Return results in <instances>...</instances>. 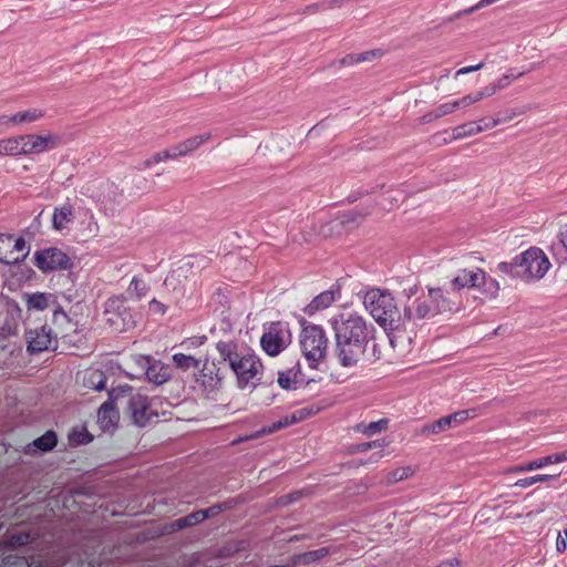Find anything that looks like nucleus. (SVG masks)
<instances>
[{
  "label": "nucleus",
  "instance_id": "obj_59",
  "mask_svg": "<svg viewBox=\"0 0 567 567\" xmlns=\"http://www.w3.org/2000/svg\"><path fill=\"white\" fill-rule=\"evenodd\" d=\"M556 550L558 553H564L567 550V540L565 539L561 533H558L556 538Z\"/></svg>",
  "mask_w": 567,
  "mask_h": 567
},
{
  "label": "nucleus",
  "instance_id": "obj_46",
  "mask_svg": "<svg viewBox=\"0 0 567 567\" xmlns=\"http://www.w3.org/2000/svg\"><path fill=\"white\" fill-rule=\"evenodd\" d=\"M144 289H145V285L143 282V280L134 277L131 282H130V286H128V292L130 293H135L136 297H142L143 293H144Z\"/></svg>",
  "mask_w": 567,
  "mask_h": 567
},
{
  "label": "nucleus",
  "instance_id": "obj_54",
  "mask_svg": "<svg viewBox=\"0 0 567 567\" xmlns=\"http://www.w3.org/2000/svg\"><path fill=\"white\" fill-rule=\"evenodd\" d=\"M558 476L559 475L537 474V475H534L533 478H534V484H536V483H546V482L556 481L558 478Z\"/></svg>",
  "mask_w": 567,
  "mask_h": 567
},
{
  "label": "nucleus",
  "instance_id": "obj_39",
  "mask_svg": "<svg viewBox=\"0 0 567 567\" xmlns=\"http://www.w3.org/2000/svg\"><path fill=\"white\" fill-rule=\"evenodd\" d=\"M30 248L22 237L14 238L12 236V255L18 257V264L29 255Z\"/></svg>",
  "mask_w": 567,
  "mask_h": 567
},
{
  "label": "nucleus",
  "instance_id": "obj_53",
  "mask_svg": "<svg viewBox=\"0 0 567 567\" xmlns=\"http://www.w3.org/2000/svg\"><path fill=\"white\" fill-rule=\"evenodd\" d=\"M526 472H529V470L527 467V462L506 468L504 471V474H519V473H526Z\"/></svg>",
  "mask_w": 567,
  "mask_h": 567
},
{
  "label": "nucleus",
  "instance_id": "obj_63",
  "mask_svg": "<svg viewBox=\"0 0 567 567\" xmlns=\"http://www.w3.org/2000/svg\"><path fill=\"white\" fill-rule=\"evenodd\" d=\"M449 104H450L452 112H455L456 110L464 107L463 103H462V97L451 101V102H449Z\"/></svg>",
  "mask_w": 567,
  "mask_h": 567
},
{
  "label": "nucleus",
  "instance_id": "obj_16",
  "mask_svg": "<svg viewBox=\"0 0 567 567\" xmlns=\"http://www.w3.org/2000/svg\"><path fill=\"white\" fill-rule=\"evenodd\" d=\"M483 278V270L480 268L461 269L452 279L451 285L455 290L464 288L477 289L480 280Z\"/></svg>",
  "mask_w": 567,
  "mask_h": 567
},
{
  "label": "nucleus",
  "instance_id": "obj_42",
  "mask_svg": "<svg viewBox=\"0 0 567 567\" xmlns=\"http://www.w3.org/2000/svg\"><path fill=\"white\" fill-rule=\"evenodd\" d=\"M525 72H515L514 70H509L502 76H499L494 83L498 90H503L507 87L514 80L524 75Z\"/></svg>",
  "mask_w": 567,
  "mask_h": 567
},
{
  "label": "nucleus",
  "instance_id": "obj_50",
  "mask_svg": "<svg viewBox=\"0 0 567 567\" xmlns=\"http://www.w3.org/2000/svg\"><path fill=\"white\" fill-rule=\"evenodd\" d=\"M150 310L156 315H164L166 312V306L161 301L153 299L150 302Z\"/></svg>",
  "mask_w": 567,
  "mask_h": 567
},
{
  "label": "nucleus",
  "instance_id": "obj_35",
  "mask_svg": "<svg viewBox=\"0 0 567 567\" xmlns=\"http://www.w3.org/2000/svg\"><path fill=\"white\" fill-rule=\"evenodd\" d=\"M209 517V511H198L186 517L179 518L176 522L177 528L182 529L188 526L196 525Z\"/></svg>",
  "mask_w": 567,
  "mask_h": 567
},
{
  "label": "nucleus",
  "instance_id": "obj_13",
  "mask_svg": "<svg viewBox=\"0 0 567 567\" xmlns=\"http://www.w3.org/2000/svg\"><path fill=\"white\" fill-rule=\"evenodd\" d=\"M194 382L205 393H210L221 386L223 377L214 363H208V357L204 355L198 371L194 373Z\"/></svg>",
  "mask_w": 567,
  "mask_h": 567
},
{
  "label": "nucleus",
  "instance_id": "obj_48",
  "mask_svg": "<svg viewBox=\"0 0 567 567\" xmlns=\"http://www.w3.org/2000/svg\"><path fill=\"white\" fill-rule=\"evenodd\" d=\"M169 148H171V152L173 154L174 159L177 158V157H182V156L188 155L187 152H186V147H185L184 141L169 146Z\"/></svg>",
  "mask_w": 567,
  "mask_h": 567
},
{
  "label": "nucleus",
  "instance_id": "obj_17",
  "mask_svg": "<svg viewBox=\"0 0 567 567\" xmlns=\"http://www.w3.org/2000/svg\"><path fill=\"white\" fill-rule=\"evenodd\" d=\"M118 412L112 401L104 402L97 412V423L103 431H112L118 422Z\"/></svg>",
  "mask_w": 567,
  "mask_h": 567
},
{
  "label": "nucleus",
  "instance_id": "obj_37",
  "mask_svg": "<svg viewBox=\"0 0 567 567\" xmlns=\"http://www.w3.org/2000/svg\"><path fill=\"white\" fill-rule=\"evenodd\" d=\"M55 445L56 436L52 431H48L33 441V446L43 452L52 450Z\"/></svg>",
  "mask_w": 567,
  "mask_h": 567
},
{
  "label": "nucleus",
  "instance_id": "obj_27",
  "mask_svg": "<svg viewBox=\"0 0 567 567\" xmlns=\"http://www.w3.org/2000/svg\"><path fill=\"white\" fill-rule=\"evenodd\" d=\"M12 235L0 234V262L18 264V257L12 255Z\"/></svg>",
  "mask_w": 567,
  "mask_h": 567
},
{
  "label": "nucleus",
  "instance_id": "obj_19",
  "mask_svg": "<svg viewBox=\"0 0 567 567\" xmlns=\"http://www.w3.org/2000/svg\"><path fill=\"white\" fill-rule=\"evenodd\" d=\"M305 382L299 362L293 367L278 373V384L285 390L295 389L298 383Z\"/></svg>",
  "mask_w": 567,
  "mask_h": 567
},
{
  "label": "nucleus",
  "instance_id": "obj_52",
  "mask_svg": "<svg viewBox=\"0 0 567 567\" xmlns=\"http://www.w3.org/2000/svg\"><path fill=\"white\" fill-rule=\"evenodd\" d=\"M480 101H481V97L477 92L462 96V103H463L464 107H467V106H470L474 103H477Z\"/></svg>",
  "mask_w": 567,
  "mask_h": 567
},
{
  "label": "nucleus",
  "instance_id": "obj_23",
  "mask_svg": "<svg viewBox=\"0 0 567 567\" xmlns=\"http://www.w3.org/2000/svg\"><path fill=\"white\" fill-rule=\"evenodd\" d=\"M476 290H478L480 293L485 299L493 300V299L497 298L499 290H501V286H499V282L495 278L487 276L486 272L483 270V278H482V280H480V284H478V287Z\"/></svg>",
  "mask_w": 567,
  "mask_h": 567
},
{
  "label": "nucleus",
  "instance_id": "obj_20",
  "mask_svg": "<svg viewBox=\"0 0 567 567\" xmlns=\"http://www.w3.org/2000/svg\"><path fill=\"white\" fill-rule=\"evenodd\" d=\"M339 292L333 290H326L316 296L311 302L306 307L305 311L308 315H313L317 311L329 308L339 299Z\"/></svg>",
  "mask_w": 567,
  "mask_h": 567
},
{
  "label": "nucleus",
  "instance_id": "obj_33",
  "mask_svg": "<svg viewBox=\"0 0 567 567\" xmlns=\"http://www.w3.org/2000/svg\"><path fill=\"white\" fill-rule=\"evenodd\" d=\"M415 474V470L412 466H402L389 472L385 476L388 484H394L412 477Z\"/></svg>",
  "mask_w": 567,
  "mask_h": 567
},
{
  "label": "nucleus",
  "instance_id": "obj_28",
  "mask_svg": "<svg viewBox=\"0 0 567 567\" xmlns=\"http://www.w3.org/2000/svg\"><path fill=\"white\" fill-rule=\"evenodd\" d=\"M73 218V210L70 205L56 207L53 212L52 224L58 230L64 228Z\"/></svg>",
  "mask_w": 567,
  "mask_h": 567
},
{
  "label": "nucleus",
  "instance_id": "obj_22",
  "mask_svg": "<svg viewBox=\"0 0 567 567\" xmlns=\"http://www.w3.org/2000/svg\"><path fill=\"white\" fill-rule=\"evenodd\" d=\"M172 361L177 369L188 371L198 369L204 361V357L196 358L190 353L177 352L172 355Z\"/></svg>",
  "mask_w": 567,
  "mask_h": 567
},
{
  "label": "nucleus",
  "instance_id": "obj_1",
  "mask_svg": "<svg viewBox=\"0 0 567 567\" xmlns=\"http://www.w3.org/2000/svg\"><path fill=\"white\" fill-rule=\"evenodd\" d=\"M220 360L227 362L241 391H252L262 381L264 364L260 358L249 349H239L234 342L219 341L216 344Z\"/></svg>",
  "mask_w": 567,
  "mask_h": 567
},
{
  "label": "nucleus",
  "instance_id": "obj_29",
  "mask_svg": "<svg viewBox=\"0 0 567 567\" xmlns=\"http://www.w3.org/2000/svg\"><path fill=\"white\" fill-rule=\"evenodd\" d=\"M44 116V112L41 109L33 107L13 114L14 125L30 124L41 120Z\"/></svg>",
  "mask_w": 567,
  "mask_h": 567
},
{
  "label": "nucleus",
  "instance_id": "obj_56",
  "mask_svg": "<svg viewBox=\"0 0 567 567\" xmlns=\"http://www.w3.org/2000/svg\"><path fill=\"white\" fill-rule=\"evenodd\" d=\"M483 66V63H478L476 65H470V66H464V68H461L456 71L455 73V76H460V75H464V74H468L471 72H474V71H478L481 70Z\"/></svg>",
  "mask_w": 567,
  "mask_h": 567
},
{
  "label": "nucleus",
  "instance_id": "obj_38",
  "mask_svg": "<svg viewBox=\"0 0 567 567\" xmlns=\"http://www.w3.org/2000/svg\"><path fill=\"white\" fill-rule=\"evenodd\" d=\"M290 424H291V422H290L289 416H285L282 419H280L279 421L272 423L271 425L265 426V427L260 429L259 431L254 432L252 434H250V437H259L261 435L270 434V433H274V432H276L282 427H286Z\"/></svg>",
  "mask_w": 567,
  "mask_h": 567
},
{
  "label": "nucleus",
  "instance_id": "obj_36",
  "mask_svg": "<svg viewBox=\"0 0 567 567\" xmlns=\"http://www.w3.org/2000/svg\"><path fill=\"white\" fill-rule=\"evenodd\" d=\"M210 138H212V133L205 132L203 134L194 135V136H190V137L184 140L187 154L195 152L202 145L209 142Z\"/></svg>",
  "mask_w": 567,
  "mask_h": 567
},
{
  "label": "nucleus",
  "instance_id": "obj_5",
  "mask_svg": "<svg viewBox=\"0 0 567 567\" xmlns=\"http://www.w3.org/2000/svg\"><path fill=\"white\" fill-rule=\"evenodd\" d=\"M328 342V337L321 326L302 321L299 348L310 369H317L319 363L323 361L327 354Z\"/></svg>",
  "mask_w": 567,
  "mask_h": 567
},
{
  "label": "nucleus",
  "instance_id": "obj_24",
  "mask_svg": "<svg viewBox=\"0 0 567 567\" xmlns=\"http://www.w3.org/2000/svg\"><path fill=\"white\" fill-rule=\"evenodd\" d=\"M52 295L45 292L24 293L23 300L28 310L43 311L49 307Z\"/></svg>",
  "mask_w": 567,
  "mask_h": 567
},
{
  "label": "nucleus",
  "instance_id": "obj_10",
  "mask_svg": "<svg viewBox=\"0 0 567 567\" xmlns=\"http://www.w3.org/2000/svg\"><path fill=\"white\" fill-rule=\"evenodd\" d=\"M34 264L43 272L68 269L72 266L69 256L59 248H45L34 252Z\"/></svg>",
  "mask_w": 567,
  "mask_h": 567
},
{
  "label": "nucleus",
  "instance_id": "obj_26",
  "mask_svg": "<svg viewBox=\"0 0 567 567\" xmlns=\"http://www.w3.org/2000/svg\"><path fill=\"white\" fill-rule=\"evenodd\" d=\"M558 243L553 245L551 252L556 260L567 261V224L563 225L557 234Z\"/></svg>",
  "mask_w": 567,
  "mask_h": 567
},
{
  "label": "nucleus",
  "instance_id": "obj_62",
  "mask_svg": "<svg viewBox=\"0 0 567 567\" xmlns=\"http://www.w3.org/2000/svg\"><path fill=\"white\" fill-rule=\"evenodd\" d=\"M0 125L6 127H12L14 125L13 114L12 115H0Z\"/></svg>",
  "mask_w": 567,
  "mask_h": 567
},
{
  "label": "nucleus",
  "instance_id": "obj_40",
  "mask_svg": "<svg viewBox=\"0 0 567 567\" xmlns=\"http://www.w3.org/2000/svg\"><path fill=\"white\" fill-rule=\"evenodd\" d=\"M166 159H174L169 147L153 154L150 158L143 162L142 166L143 168H150L151 166Z\"/></svg>",
  "mask_w": 567,
  "mask_h": 567
},
{
  "label": "nucleus",
  "instance_id": "obj_47",
  "mask_svg": "<svg viewBox=\"0 0 567 567\" xmlns=\"http://www.w3.org/2000/svg\"><path fill=\"white\" fill-rule=\"evenodd\" d=\"M311 414H313V411L311 409H300L295 411L291 415H289V419L291 424H295L307 419Z\"/></svg>",
  "mask_w": 567,
  "mask_h": 567
},
{
  "label": "nucleus",
  "instance_id": "obj_15",
  "mask_svg": "<svg viewBox=\"0 0 567 567\" xmlns=\"http://www.w3.org/2000/svg\"><path fill=\"white\" fill-rule=\"evenodd\" d=\"M468 417H470V411H467V410L457 411L450 415L440 417L439 420H436L430 424H425L422 427L421 433L422 434H439V433L446 431L453 426L463 424L465 421L468 420Z\"/></svg>",
  "mask_w": 567,
  "mask_h": 567
},
{
  "label": "nucleus",
  "instance_id": "obj_34",
  "mask_svg": "<svg viewBox=\"0 0 567 567\" xmlns=\"http://www.w3.org/2000/svg\"><path fill=\"white\" fill-rule=\"evenodd\" d=\"M327 554H328V550L326 548H319V549H316V550H311V551H307V553H302V554L296 555L293 557L292 561L295 564L308 565V564H311V563H313L316 560L321 559Z\"/></svg>",
  "mask_w": 567,
  "mask_h": 567
},
{
  "label": "nucleus",
  "instance_id": "obj_57",
  "mask_svg": "<svg viewBox=\"0 0 567 567\" xmlns=\"http://www.w3.org/2000/svg\"><path fill=\"white\" fill-rule=\"evenodd\" d=\"M434 110H435L439 118L453 113L451 107H450L449 102L440 104Z\"/></svg>",
  "mask_w": 567,
  "mask_h": 567
},
{
  "label": "nucleus",
  "instance_id": "obj_18",
  "mask_svg": "<svg viewBox=\"0 0 567 567\" xmlns=\"http://www.w3.org/2000/svg\"><path fill=\"white\" fill-rule=\"evenodd\" d=\"M145 374L150 382L156 385H161L166 383L171 379L172 370L169 365L161 361H154L148 364Z\"/></svg>",
  "mask_w": 567,
  "mask_h": 567
},
{
  "label": "nucleus",
  "instance_id": "obj_9",
  "mask_svg": "<svg viewBox=\"0 0 567 567\" xmlns=\"http://www.w3.org/2000/svg\"><path fill=\"white\" fill-rule=\"evenodd\" d=\"M194 276L193 265L184 262L166 276L164 286L167 291L174 293L177 298L184 297L190 288Z\"/></svg>",
  "mask_w": 567,
  "mask_h": 567
},
{
  "label": "nucleus",
  "instance_id": "obj_58",
  "mask_svg": "<svg viewBox=\"0 0 567 567\" xmlns=\"http://www.w3.org/2000/svg\"><path fill=\"white\" fill-rule=\"evenodd\" d=\"M30 539V536L29 534H19V535H13L11 537V544L12 545H24L29 542Z\"/></svg>",
  "mask_w": 567,
  "mask_h": 567
},
{
  "label": "nucleus",
  "instance_id": "obj_61",
  "mask_svg": "<svg viewBox=\"0 0 567 567\" xmlns=\"http://www.w3.org/2000/svg\"><path fill=\"white\" fill-rule=\"evenodd\" d=\"M437 118H439V116H437L435 110H432V111L425 113L424 115H422L421 118H420V122L422 124H427V123H431V122H433V121H435Z\"/></svg>",
  "mask_w": 567,
  "mask_h": 567
},
{
  "label": "nucleus",
  "instance_id": "obj_25",
  "mask_svg": "<svg viewBox=\"0 0 567 567\" xmlns=\"http://www.w3.org/2000/svg\"><path fill=\"white\" fill-rule=\"evenodd\" d=\"M21 135L0 138V157L21 156Z\"/></svg>",
  "mask_w": 567,
  "mask_h": 567
},
{
  "label": "nucleus",
  "instance_id": "obj_64",
  "mask_svg": "<svg viewBox=\"0 0 567 567\" xmlns=\"http://www.w3.org/2000/svg\"><path fill=\"white\" fill-rule=\"evenodd\" d=\"M458 564H460V561L457 559H450V560L442 561L436 567H457Z\"/></svg>",
  "mask_w": 567,
  "mask_h": 567
},
{
  "label": "nucleus",
  "instance_id": "obj_3",
  "mask_svg": "<svg viewBox=\"0 0 567 567\" xmlns=\"http://www.w3.org/2000/svg\"><path fill=\"white\" fill-rule=\"evenodd\" d=\"M363 306L389 336L404 330L403 311L399 309L394 297L388 290L380 288L368 290L363 296Z\"/></svg>",
  "mask_w": 567,
  "mask_h": 567
},
{
  "label": "nucleus",
  "instance_id": "obj_14",
  "mask_svg": "<svg viewBox=\"0 0 567 567\" xmlns=\"http://www.w3.org/2000/svg\"><path fill=\"white\" fill-rule=\"evenodd\" d=\"M27 350L30 353H40L53 349L55 339L52 329L47 324L30 328L25 331Z\"/></svg>",
  "mask_w": 567,
  "mask_h": 567
},
{
  "label": "nucleus",
  "instance_id": "obj_55",
  "mask_svg": "<svg viewBox=\"0 0 567 567\" xmlns=\"http://www.w3.org/2000/svg\"><path fill=\"white\" fill-rule=\"evenodd\" d=\"M383 446H384V442L373 441V442H368V443L358 445L357 451L364 452V451H368L373 447H383Z\"/></svg>",
  "mask_w": 567,
  "mask_h": 567
},
{
  "label": "nucleus",
  "instance_id": "obj_6",
  "mask_svg": "<svg viewBox=\"0 0 567 567\" xmlns=\"http://www.w3.org/2000/svg\"><path fill=\"white\" fill-rule=\"evenodd\" d=\"M333 334L369 343L374 328L361 313L342 311L330 319Z\"/></svg>",
  "mask_w": 567,
  "mask_h": 567
},
{
  "label": "nucleus",
  "instance_id": "obj_30",
  "mask_svg": "<svg viewBox=\"0 0 567 567\" xmlns=\"http://www.w3.org/2000/svg\"><path fill=\"white\" fill-rule=\"evenodd\" d=\"M106 378L101 370H89L84 377V385L89 389L101 391L105 388Z\"/></svg>",
  "mask_w": 567,
  "mask_h": 567
},
{
  "label": "nucleus",
  "instance_id": "obj_31",
  "mask_svg": "<svg viewBox=\"0 0 567 567\" xmlns=\"http://www.w3.org/2000/svg\"><path fill=\"white\" fill-rule=\"evenodd\" d=\"M477 135V127L474 121L455 126L452 130V140L460 141Z\"/></svg>",
  "mask_w": 567,
  "mask_h": 567
},
{
  "label": "nucleus",
  "instance_id": "obj_12",
  "mask_svg": "<svg viewBox=\"0 0 567 567\" xmlns=\"http://www.w3.org/2000/svg\"><path fill=\"white\" fill-rule=\"evenodd\" d=\"M131 417L137 426H145L154 417H157V411L153 402L141 393L133 394L128 401Z\"/></svg>",
  "mask_w": 567,
  "mask_h": 567
},
{
  "label": "nucleus",
  "instance_id": "obj_45",
  "mask_svg": "<svg viewBox=\"0 0 567 567\" xmlns=\"http://www.w3.org/2000/svg\"><path fill=\"white\" fill-rule=\"evenodd\" d=\"M388 427V420L381 419L379 421L370 422L364 426L363 433L367 435H373L384 431Z\"/></svg>",
  "mask_w": 567,
  "mask_h": 567
},
{
  "label": "nucleus",
  "instance_id": "obj_21",
  "mask_svg": "<svg viewBox=\"0 0 567 567\" xmlns=\"http://www.w3.org/2000/svg\"><path fill=\"white\" fill-rule=\"evenodd\" d=\"M564 462H567V450L559 452V453H555V454H550V455H546L543 457L532 460V461L527 462V467H528L529 472H533V471L540 470V468H544V467L553 465V464H558V463H564Z\"/></svg>",
  "mask_w": 567,
  "mask_h": 567
},
{
  "label": "nucleus",
  "instance_id": "obj_60",
  "mask_svg": "<svg viewBox=\"0 0 567 567\" xmlns=\"http://www.w3.org/2000/svg\"><path fill=\"white\" fill-rule=\"evenodd\" d=\"M533 485H534V478H533V476H530V477L520 478V480L516 481L513 486L519 487V488H528Z\"/></svg>",
  "mask_w": 567,
  "mask_h": 567
},
{
  "label": "nucleus",
  "instance_id": "obj_41",
  "mask_svg": "<svg viewBox=\"0 0 567 567\" xmlns=\"http://www.w3.org/2000/svg\"><path fill=\"white\" fill-rule=\"evenodd\" d=\"M206 341H207L206 336H195V337L184 339L179 343V347L185 351H193V350H196V349L203 347L206 343Z\"/></svg>",
  "mask_w": 567,
  "mask_h": 567
},
{
  "label": "nucleus",
  "instance_id": "obj_49",
  "mask_svg": "<svg viewBox=\"0 0 567 567\" xmlns=\"http://www.w3.org/2000/svg\"><path fill=\"white\" fill-rule=\"evenodd\" d=\"M523 112H516L515 110H507L503 113V115H495L494 117H498L499 125H501V124L511 122L512 120H514L516 116L520 115Z\"/></svg>",
  "mask_w": 567,
  "mask_h": 567
},
{
  "label": "nucleus",
  "instance_id": "obj_4",
  "mask_svg": "<svg viewBox=\"0 0 567 567\" xmlns=\"http://www.w3.org/2000/svg\"><path fill=\"white\" fill-rule=\"evenodd\" d=\"M452 309L441 288H429L427 296L417 297L403 309L404 329L410 321L424 320Z\"/></svg>",
  "mask_w": 567,
  "mask_h": 567
},
{
  "label": "nucleus",
  "instance_id": "obj_44",
  "mask_svg": "<svg viewBox=\"0 0 567 567\" xmlns=\"http://www.w3.org/2000/svg\"><path fill=\"white\" fill-rule=\"evenodd\" d=\"M474 123H476V127H477V134H481L485 131H489V130H493L494 127L498 126L499 125V120L498 117H482L477 121H474Z\"/></svg>",
  "mask_w": 567,
  "mask_h": 567
},
{
  "label": "nucleus",
  "instance_id": "obj_11",
  "mask_svg": "<svg viewBox=\"0 0 567 567\" xmlns=\"http://www.w3.org/2000/svg\"><path fill=\"white\" fill-rule=\"evenodd\" d=\"M21 156L38 155L56 147L59 138L53 133L21 135Z\"/></svg>",
  "mask_w": 567,
  "mask_h": 567
},
{
  "label": "nucleus",
  "instance_id": "obj_51",
  "mask_svg": "<svg viewBox=\"0 0 567 567\" xmlns=\"http://www.w3.org/2000/svg\"><path fill=\"white\" fill-rule=\"evenodd\" d=\"M498 90V87H496L495 83L477 91L481 100L485 99V97H489L492 95H494Z\"/></svg>",
  "mask_w": 567,
  "mask_h": 567
},
{
  "label": "nucleus",
  "instance_id": "obj_7",
  "mask_svg": "<svg viewBox=\"0 0 567 567\" xmlns=\"http://www.w3.org/2000/svg\"><path fill=\"white\" fill-rule=\"evenodd\" d=\"M291 340L289 324L277 321L265 326L260 346L268 355L276 357L291 343Z\"/></svg>",
  "mask_w": 567,
  "mask_h": 567
},
{
  "label": "nucleus",
  "instance_id": "obj_32",
  "mask_svg": "<svg viewBox=\"0 0 567 567\" xmlns=\"http://www.w3.org/2000/svg\"><path fill=\"white\" fill-rule=\"evenodd\" d=\"M381 56L380 51H367L362 53L348 54L341 60L342 65H353Z\"/></svg>",
  "mask_w": 567,
  "mask_h": 567
},
{
  "label": "nucleus",
  "instance_id": "obj_2",
  "mask_svg": "<svg viewBox=\"0 0 567 567\" xmlns=\"http://www.w3.org/2000/svg\"><path fill=\"white\" fill-rule=\"evenodd\" d=\"M550 268L551 262L548 256L536 246L522 251L511 261H503L497 265L499 272L527 285L544 279Z\"/></svg>",
  "mask_w": 567,
  "mask_h": 567
},
{
  "label": "nucleus",
  "instance_id": "obj_43",
  "mask_svg": "<svg viewBox=\"0 0 567 567\" xmlns=\"http://www.w3.org/2000/svg\"><path fill=\"white\" fill-rule=\"evenodd\" d=\"M106 321L110 324V327L114 328L117 331H122L126 328V324L121 313L112 311L110 308L106 309Z\"/></svg>",
  "mask_w": 567,
  "mask_h": 567
},
{
  "label": "nucleus",
  "instance_id": "obj_8",
  "mask_svg": "<svg viewBox=\"0 0 567 567\" xmlns=\"http://www.w3.org/2000/svg\"><path fill=\"white\" fill-rule=\"evenodd\" d=\"M368 343L334 336L333 357L343 368H352L358 364L365 353Z\"/></svg>",
  "mask_w": 567,
  "mask_h": 567
}]
</instances>
